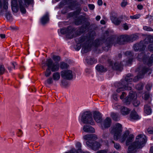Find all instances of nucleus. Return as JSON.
Segmentation results:
<instances>
[{
    "label": "nucleus",
    "mask_w": 153,
    "mask_h": 153,
    "mask_svg": "<svg viewBox=\"0 0 153 153\" xmlns=\"http://www.w3.org/2000/svg\"><path fill=\"white\" fill-rule=\"evenodd\" d=\"M123 27L125 30H127L128 29V27L126 24L125 23L123 25Z\"/></svg>",
    "instance_id": "nucleus-35"
},
{
    "label": "nucleus",
    "mask_w": 153,
    "mask_h": 153,
    "mask_svg": "<svg viewBox=\"0 0 153 153\" xmlns=\"http://www.w3.org/2000/svg\"><path fill=\"white\" fill-rule=\"evenodd\" d=\"M144 112L147 115H150L152 112V110L150 107L148 105H145L144 106Z\"/></svg>",
    "instance_id": "nucleus-16"
},
{
    "label": "nucleus",
    "mask_w": 153,
    "mask_h": 153,
    "mask_svg": "<svg viewBox=\"0 0 153 153\" xmlns=\"http://www.w3.org/2000/svg\"><path fill=\"white\" fill-rule=\"evenodd\" d=\"M126 95V94L124 92H123L122 93V95H121L120 97V98L121 99H123L124 97Z\"/></svg>",
    "instance_id": "nucleus-40"
},
{
    "label": "nucleus",
    "mask_w": 153,
    "mask_h": 153,
    "mask_svg": "<svg viewBox=\"0 0 153 153\" xmlns=\"http://www.w3.org/2000/svg\"><path fill=\"white\" fill-rule=\"evenodd\" d=\"M123 90V88H118V89H117V91L118 92H119L120 91H122Z\"/></svg>",
    "instance_id": "nucleus-46"
},
{
    "label": "nucleus",
    "mask_w": 153,
    "mask_h": 153,
    "mask_svg": "<svg viewBox=\"0 0 153 153\" xmlns=\"http://www.w3.org/2000/svg\"><path fill=\"white\" fill-rule=\"evenodd\" d=\"M12 64L13 65V66H14V68H15V66L16 64V62H14L12 63Z\"/></svg>",
    "instance_id": "nucleus-50"
},
{
    "label": "nucleus",
    "mask_w": 153,
    "mask_h": 153,
    "mask_svg": "<svg viewBox=\"0 0 153 153\" xmlns=\"http://www.w3.org/2000/svg\"><path fill=\"white\" fill-rule=\"evenodd\" d=\"M83 138L85 140H88L86 142V144L89 148L94 150H97L100 148L101 142H98L95 141L97 138L96 135L87 134L84 136Z\"/></svg>",
    "instance_id": "nucleus-2"
},
{
    "label": "nucleus",
    "mask_w": 153,
    "mask_h": 153,
    "mask_svg": "<svg viewBox=\"0 0 153 153\" xmlns=\"http://www.w3.org/2000/svg\"><path fill=\"white\" fill-rule=\"evenodd\" d=\"M60 74L58 72H55L52 75V79L55 81H58L60 78Z\"/></svg>",
    "instance_id": "nucleus-14"
},
{
    "label": "nucleus",
    "mask_w": 153,
    "mask_h": 153,
    "mask_svg": "<svg viewBox=\"0 0 153 153\" xmlns=\"http://www.w3.org/2000/svg\"><path fill=\"white\" fill-rule=\"evenodd\" d=\"M147 131L149 133L153 134V128H149L147 129Z\"/></svg>",
    "instance_id": "nucleus-30"
},
{
    "label": "nucleus",
    "mask_w": 153,
    "mask_h": 153,
    "mask_svg": "<svg viewBox=\"0 0 153 153\" xmlns=\"http://www.w3.org/2000/svg\"><path fill=\"white\" fill-rule=\"evenodd\" d=\"M111 115L113 119H114L115 120H116V118H115V116L116 115L114 113H112Z\"/></svg>",
    "instance_id": "nucleus-44"
},
{
    "label": "nucleus",
    "mask_w": 153,
    "mask_h": 153,
    "mask_svg": "<svg viewBox=\"0 0 153 153\" xmlns=\"http://www.w3.org/2000/svg\"><path fill=\"white\" fill-rule=\"evenodd\" d=\"M130 110L125 107L122 106L120 108V112L123 115H127L129 113Z\"/></svg>",
    "instance_id": "nucleus-13"
},
{
    "label": "nucleus",
    "mask_w": 153,
    "mask_h": 153,
    "mask_svg": "<svg viewBox=\"0 0 153 153\" xmlns=\"http://www.w3.org/2000/svg\"><path fill=\"white\" fill-rule=\"evenodd\" d=\"M5 71V69L4 66L0 64V74H2L4 73Z\"/></svg>",
    "instance_id": "nucleus-23"
},
{
    "label": "nucleus",
    "mask_w": 153,
    "mask_h": 153,
    "mask_svg": "<svg viewBox=\"0 0 153 153\" xmlns=\"http://www.w3.org/2000/svg\"><path fill=\"white\" fill-rule=\"evenodd\" d=\"M96 69L98 71L103 72L106 71V69H105L104 67L100 65H97L96 66Z\"/></svg>",
    "instance_id": "nucleus-19"
},
{
    "label": "nucleus",
    "mask_w": 153,
    "mask_h": 153,
    "mask_svg": "<svg viewBox=\"0 0 153 153\" xmlns=\"http://www.w3.org/2000/svg\"><path fill=\"white\" fill-rule=\"evenodd\" d=\"M48 21V13L44 15L41 19V22L43 24L47 22Z\"/></svg>",
    "instance_id": "nucleus-15"
},
{
    "label": "nucleus",
    "mask_w": 153,
    "mask_h": 153,
    "mask_svg": "<svg viewBox=\"0 0 153 153\" xmlns=\"http://www.w3.org/2000/svg\"><path fill=\"white\" fill-rule=\"evenodd\" d=\"M48 68L47 69L45 73V75L46 76L48 77L51 74V71Z\"/></svg>",
    "instance_id": "nucleus-22"
},
{
    "label": "nucleus",
    "mask_w": 153,
    "mask_h": 153,
    "mask_svg": "<svg viewBox=\"0 0 153 153\" xmlns=\"http://www.w3.org/2000/svg\"><path fill=\"white\" fill-rule=\"evenodd\" d=\"M0 37L1 39H4L5 37V35L4 34H0Z\"/></svg>",
    "instance_id": "nucleus-43"
},
{
    "label": "nucleus",
    "mask_w": 153,
    "mask_h": 153,
    "mask_svg": "<svg viewBox=\"0 0 153 153\" xmlns=\"http://www.w3.org/2000/svg\"><path fill=\"white\" fill-rule=\"evenodd\" d=\"M150 151L152 153H153V146L151 147L150 149Z\"/></svg>",
    "instance_id": "nucleus-52"
},
{
    "label": "nucleus",
    "mask_w": 153,
    "mask_h": 153,
    "mask_svg": "<svg viewBox=\"0 0 153 153\" xmlns=\"http://www.w3.org/2000/svg\"><path fill=\"white\" fill-rule=\"evenodd\" d=\"M97 4L99 5H101L102 4V0H98Z\"/></svg>",
    "instance_id": "nucleus-41"
},
{
    "label": "nucleus",
    "mask_w": 153,
    "mask_h": 153,
    "mask_svg": "<svg viewBox=\"0 0 153 153\" xmlns=\"http://www.w3.org/2000/svg\"><path fill=\"white\" fill-rule=\"evenodd\" d=\"M139 46V45L138 44H136L134 46L133 48L135 51H138V48H138Z\"/></svg>",
    "instance_id": "nucleus-33"
},
{
    "label": "nucleus",
    "mask_w": 153,
    "mask_h": 153,
    "mask_svg": "<svg viewBox=\"0 0 153 153\" xmlns=\"http://www.w3.org/2000/svg\"><path fill=\"white\" fill-rule=\"evenodd\" d=\"M130 118L131 120H137L140 119V117L138 115L135 111L133 110L130 114Z\"/></svg>",
    "instance_id": "nucleus-11"
},
{
    "label": "nucleus",
    "mask_w": 153,
    "mask_h": 153,
    "mask_svg": "<svg viewBox=\"0 0 153 153\" xmlns=\"http://www.w3.org/2000/svg\"><path fill=\"white\" fill-rule=\"evenodd\" d=\"M96 20L98 21L100 19V16H97L96 18Z\"/></svg>",
    "instance_id": "nucleus-48"
},
{
    "label": "nucleus",
    "mask_w": 153,
    "mask_h": 153,
    "mask_svg": "<svg viewBox=\"0 0 153 153\" xmlns=\"http://www.w3.org/2000/svg\"><path fill=\"white\" fill-rule=\"evenodd\" d=\"M81 48V47L80 46H78L77 48V49H76L77 51H79L80 49Z\"/></svg>",
    "instance_id": "nucleus-53"
},
{
    "label": "nucleus",
    "mask_w": 153,
    "mask_h": 153,
    "mask_svg": "<svg viewBox=\"0 0 153 153\" xmlns=\"http://www.w3.org/2000/svg\"><path fill=\"white\" fill-rule=\"evenodd\" d=\"M137 7L139 9L141 10L143 8V6L141 5H138Z\"/></svg>",
    "instance_id": "nucleus-45"
},
{
    "label": "nucleus",
    "mask_w": 153,
    "mask_h": 153,
    "mask_svg": "<svg viewBox=\"0 0 153 153\" xmlns=\"http://www.w3.org/2000/svg\"><path fill=\"white\" fill-rule=\"evenodd\" d=\"M53 59L55 61H59L60 59V57L58 56H53Z\"/></svg>",
    "instance_id": "nucleus-27"
},
{
    "label": "nucleus",
    "mask_w": 153,
    "mask_h": 153,
    "mask_svg": "<svg viewBox=\"0 0 153 153\" xmlns=\"http://www.w3.org/2000/svg\"><path fill=\"white\" fill-rule=\"evenodd\" d=\"M94 120L97 123H100L101 121L102 117L101 114L97 111H95L93 113Z\"/></svg>",
    "instance_id": "nucleus-10"
},
{
    "label": "nucleus",
    "mask_w": 153,
    "mask_h": 153,
    "mask_svg": "<svg viewBox=\"0 0 153 153\" xmlns=\"http://www.w3.org/2000/svg\"><path fill=\"white\" fill-rule=\"evenodd\" d=\"M140 16L139 14L135 15L133 16H130V17L131 19H136L139 18Z\"/></svg>",
    "instance_id": "nucleus-25"
},
{
    "label": "nucleus",
    "mask_w": 153,
    "mask_h": 153,
    "mask_svg": "<svg viewBox=\"0 0 153 153\" xmlns=\"http://www.w3.org/2000/svg\"><path fill=\"white\" fill-rule=\"evenodd\" d=\"M97 153H107V152L104 150L98 151ZM114 153H119L117 152H114Z\"/></svg>",
    "instance_id": "nucleus-38"
},
{
    "label": "nucleus",
    "mask_w": 153,
    "mask_h": 153,
    "mask_svg": "<svg viewBox=\"0 0 153 153\" xmlns=\"http://www.w3.org/2000/svg\"><path fill=\"white\" fill-rule=\"evenodd\" d=\"M68 67V65L63 62H61L60 64V67L62 69L66 68Z\"/></svg>",
    "instance_id": "nucleus-21"
},
{
    "label": "nucleus",
    "mask_w": 153,
    "mask_h": 153,
    "mask_svg": "<svg viewBox=\"0 0 153 153\" xmlns=\"http://www.w3.org/2000/svg\"><path fill=\"white\" fill-rule=\"evenodd\" d=\"M122 131V126L119 123H116L114 126L111 131V133L114 134V139L115 140H119L121 142H123L127 138L126 144L128 145L132 141L134 138L132 134H129V132L126 131L122 136L121 134Z\"/></svg>",
    "instance_id": "nucleus-1"
},
{
    "label": "nucleus",
    "mask_w": 153,
    "mask_h": 153,
    "mask_svg": "<svg viewBox=\"0 0 153 153\" xmlns=\"http://www.w3.org/2000/svg\"><path fill=\"white\" fill-rule=\"evenodd\" d=\"M149 94H145L144 96V97H143V98L145 100H146L149 98Z\"/></svg>",
    "instance_id": "nucleus-37"
},
{
    "label": "nucleus",
    "mask_w": 153,
    "mask_h": 153,
    "mask_svg": "<svg viewBox=\"0 0 153 153\" xmlns=\"http://www.w3.org/2000/svg\"><path fill=\"white\" fill-rule=\"evenodd\" d=\"M127 4V0H123L121 3V6L123 7H125Z\"/></svg>",
    "instance_id": "nucleus-24"
},
{
    "label": "nucleus",
    "mask_w": 153,
    "mask_h": 153,
    "mask_svg": "<svg viewBox=\"0 0 153 153\" xmlns=\"http://www.w3.org/2000/svg\"><path fill=\"white\" fill-rule=\"evenodd\" d=\"M114 147L116 149H118L120 148V146L119 144L116 143L114 144Z\"/></svg>",
    "instance_id": "nucleus-31"
},
{
    "label": "nucleus",
    "mask_w": 153,
    "mask_h": 153,
    "mask_svg": "<svg viewBox=\"0 0 153 153\" xmlns=\"http://www.w3.org/2000/svg\"><path fill=\"white\" fill-rule=\"evenodd\" d=\"M88 7L90 9L92 10L94 8L95 6L94 5L92 4H90L88 5Z\"/></svg>",
    "instance_id": "nucleus-36"
},
{
    "label": "nucleus",
    "mask_w": 153,
    "mask_h": 153,
    "mask_svg": "<svg viewBox=\"0 0 153 153\" xmlns=\"http://www.w3.org/2000/svg\"><path fill=\"white\" fill-rule=\"evenodd\" d=\"M128 85H129L128 86H129V87H127V86H125V88H124V89L126 90H131V86H129V84H128Z\"/></svg>",
    "instance_id": "nucleus-42"
},
{
    "label": "nucleus",
    "mask_w": 153,
    "mask_h": 153,
    "mask_svg": "<svg viewBox=\"0 0 153 153\" xmlns=\"http://www.w3.org/2000/svg\"><path fill=\"white\" fill-rule=\"evenodd\" d=\"M143 29L144 30L147 31H152L153 30L151 28L147 26H144L143 27Z\"/></svg>",
    "instance_id": "nucleus-26"
},
{
    "label": "nucleus",
    "mask_w": 153,
    "mask_h": 153,
    "mask_svg": "<svg viewBox=\"0 0 153 153\" xmlns=\"http://www.w3.org/2000/svg\"><path fill=\"white\" fill-rule=\"evenodd\" d=\"M46 63L47 66L49 68L51 69L53 72L57 71L58 70L59 65L58 63L56 62L53 64V61L50 59L47 60Z\"/></svg>",
    "instance_id": "nucleus-8"
},
{
    "label": "nucleus",
    "mask_w": 153,
    "mask_h": 153,
    "mask_svg": "<svg viewBox=\"0 0 153 153\" xmlns=\"http://www.w3.org/2000/svg\"><path fill=\"white\" fill-rule=\"evenodd\" d=\"M136 88L138 90H140L143 88V86L141 85H138L136 86Z\"/></svg>",
    "instance_id": "nucleus-39"
},
{
    "label": "nucleus",
    "mask_w": 153,
    "mask_h": 153,
    "mask_svg": "<svg viewBox=\"0 0 153 153\" xmlns=\"http://www.w3.org/2000/svg\"><path fill=\"white\" fill-rule=\"evenodd\" d=\"M90 49L89 46L84 45L81 50V52L82 53H86Z\"/></svg>",
    "instance_id": "nucleus-18"
},
{
    "label": "nucleus",
    "mask_w": 153,
    "mask_h": 153,
    "mask_svg": "<svg viewBox=\"0 0 153 153\" xmlns=\"http://www.w3.org/2000/svg\"><path fill=\"white\" fill-rule=\"evenodd\" d=\"M67 30L65 28L62 29L60 30V33L62 34H65L66 33Z\"/></svg>",
    "instance_id": "nucleus-28"
},
{
    "label": "nucleus",
    "mask_w": 153,
    "mask_h": 153,
    "mask_svg": "<svg viewBox=\"0 0 153 153\" xmlns=\"http://www.w3.org/2000/svg\"><path fill=\"white\" fill-rule=\"evenodd\" d=\"M111 120L109 117H107L104 121V125L105 127H109L111 125Z\"/></svg>",
    "instance_id": "nucleus-17"
},
{
    "label": "nucleus",
    "mask_w": 153,
    "mask_h": 153,
    "mask_svg": "<svg viewBox=\"0 0 153 153\" xmlns=\"http://www.w3.org/2000/svg\"><path fill=\"white\" fill-rule=\"evenodd\" d=\"M19 2L21 12L25 13L26 11L25 7L29 4H33V0H19Z\"/></svg>",
    "instance_id": "nucleus-7"
},
{
    "label": "nucleus",
    "mask_w": 153,
    "mask_h": 153,
    "mask_svg": "<svg viewBox=\"0 0 153 153\" xmlns=\"http://www.w3.org/2000/svg\"><path fill=\"white\" fill-rule=\"evenodd\" d=\"M8 3L7 0H0V9L3 8L7 9ZM11 8L14 12H16L18 10V6L16 0H12Z\"/></svg>",
    "instance_id": "nucleus-5"
},
{
    "label": "nucleus",
    "mask_w": 153,
    "mask_h": 153,
    "mask_svg": "<svg viewBox=\"0 0 153 153\" xmlns=\"http://www.w3.org/2000/svg\"><path fill=\"white\" fill-rule=\"evenodd\" d=\"M83 129L84 131L86 132H91L93 133L95 131L94 129L91 126L87 125L83 126Z\"/></svg>",
    "instance_id": "nucleus-12"
},
{
    "label": "nucleus",
    "mask_w": 153,
    "mask_h": 153,
    "mask_svg": "<svg viewBox=\"0 0 153 153\" xmlns=\"http://www.w3.org/2000/svg\"><path fill=\"white\" fill-rule=\"evenodd\" d=\"M84 10L85 11H87V9L86 8L84 9Z\"/></svg>",
    "instance_id": "nucleus-54"
},
{
    "label": "nucleus",
    "mask_w": 153,
    "mask_h": 153,
    "mask_svg": "<svg viewBox=\"0 0 153 153\" xmlns=\"http://www.w3.org/2000/svg\"><path fill=\"white\" fill-rule=\"evenodd\" d=\"M100 23L102 24H105V22L103 20H102L100 21Z\"/></svg>",
    "instance_id": "nucleus-47"
},
{
    "label": "nucleus",
    "mask_w": 153,
    "mask_h": 153,
    "mask_svg": "<svg viewBox=\"0 0 153 153\" xmlns=\"http://www.w3.org/2000/svg\"><path fill=\"white\" fill-rule=\"evenodd\" d=\"M61 76L64 79H70L75 76V74L71 70L66 69L61 72Z\"/></svg>",
    "instance_id": "nucleus-9"
},
{
    "label": "nucleus",
    "mask_w": 153,
    "mask_h": 153,
    "mask_svg": "<svg viewBox=\"0 0 153 153\" xmlns=\"http://www.w3.org/2000/svg\"><path fill=\"white\" fill-rule=\"evenodd\" d=\"M149 51H153V43L150 44L149 46Z\"/></svg>",
    "instance_id": "nucleus-34"
},
{
    "label": "nucleus",
    "mask_w": 153,
    "mask_h": 153,
    "mask_svg": "<svg viewBox=\"0 0 153 153\" xmlns=\"http://www.w3.org/2000/svg\"><path fill=\"white\" fill-rule=\"evenodd\" d=\"M79 121L81 124L82 123H88L91 125L94 124V122L92 117V114L90 112H85L80 114L79 117Z\"/></svg>",
    "instance_id": "nucleus-4"
},
{
    "label": "nucleus",
    "mask_w": 153,
    "mask_h": 153,
    "mask_svg": "<svg viewBox=\"0 0 153 153\" xmlns=\"http://www.w3.org/2000/svg\"><path fill=\"white\" fill-rule=\"evenodd\" d=\"M146 141V137L144 134H140L136 137L135 143L130 146L128 148V153H135L136 148H141L145 145Z\"/></svg>",
    "instance_id": "nucleus-3"
},
{
    "label": "nucleus",
    "mask_w": 153,
    "mask_h": 153,
    "mask_svg": "<svg viewBox=\"0 0 153 153\" xmlns=\"http://www.w3.org/2000/svg\"><path fill=\"white\" fill-rule=\"evenodd\" d=\"M114 67H113V68L116 70H120V66L118 65L117 63H115L114 65Z\"/></svg>",
    "instance_id": "nucleus-29"
},
{
    "label": "nucleus",
    "mask_w": 153,
    "mask_h": 153,
    "mask_svg": "<svg viewBox=\"0 0 153 153\" xmlns=\"http://www.w3.org/2000/svg\"><path fill=\"white\" fill-rule=\"evenodd\" d=\"M53 79L52 78H48L46 81L49 84L53 82Z\"/></svg>",
    "instance_id": "nucleus-32"
},
{
    "label": "nucleus",
    "mask_w": 153,
    "mask_h": 153,
    "mask_svg": "<svg viewBox=\"0 0 153 153\" xmlns=\"http://www.w3.org/2000/svg\"><path fill=\"white\" fill-rule=\"evenodd\" d=\"M136 98L137 96L135 93L131 92L128 96L124 99L123 101L126 105L129 104L131 102L133 101L134 106H137L140 103L139 101L136 100Z\"/></svg>",
    "instance_id": "nucleus-6"
},
{
    "label": "nucleus",
    "mask_w": 153,
    "mask_h": 153,
    "mask_svg": "<svg viewBox=\"0 0 153 153\" xmlns=\"http://www.w3.org/2000/svg\"><path fill=\"white\" fill-rule=\"evenodd\" d=\"M8 69H9V70L10 71H11V69H10V68H8Z\"/></svg>",
    "instance_id": "nucleus-55"
},
{
    "label": "nucleus",
    "mask_w": 153,
    "mask_h": 153,
    "mask_svg": "<svg viewBox=\"0 0 153 153\" xmlns=\"http://www.w3.org/2000/svg\"><path fill=\"white\" fill-rule=\"evenodd\" d=\"M46 66V64L45 63H42V67L43 68H44Z\"/></svg>",
    "instance_id": "nucleus-51"
},
{
    "label": "nucleus",
    "mask_w": 153,
    "mask_h": 153,
    "mask_svg": "<svg viewBox=\"0 0 153 153\" xmlns=\"http://www.w3.org/2000/svg\"><path fill=\"white\" fill-rule=\"evenodd\" d=\"M22 131L21 130H19V136H20L22 134Z\"/></svg>",
    "instance_id": "nucleus-49"
},
{
    "label": "nucleus",
    "mask_w": 153,
    "mask_h": 153,
    "mask_svg": "<svg viewBox=\"0 0 153 153\" xmlns=\"http://www.w3.org/2000/svg\"><path fill=\"white\" fill-rule=\"evenodd\" d=\"M112 22L115 25H118L120 23V22L115 17H111Z\"/></svg>",
    "instance_id": "nucleus-20"
}]
</instances>
